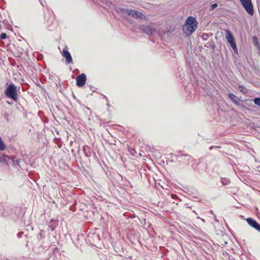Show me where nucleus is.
I'll return each instance as SVG.
<instances>
[{"mask_svg": "<svg viewBox=\"0 0 260 260\" xmlns=\"http://www.w3.org/2000/svg\"><path fill=\"white\" fill-rule=\"evenodd\" d=\"M198 24L196 17L189 16L185 20V24L183 26V32L187 36H190L196 30Z\"/></svg>", "mask_w": 260, "mask_h": 260, "instance_id": "obj_1", "label": "nucleus"}, {"mask_svg": "<svg viewBox=\"0 0 260 260\" xmlns=\"http://www.w3.org/2000/svg\"><path fill=\"white\" fill-rule=\"evenodd\" d=\"M121 12L124 13L128 16L136 19H140L146 20L147 17L143 14L141 12L133 9L122 8L120 10Z\"/></svg>", "mask_w": 260, "mask_h": 260, "instance_id": "obj_2", "label": "nucleus"}, {"mask_svg": "<svg viewBox=\"0 0 260 260\" xmlns=\"http://www.w3.org/2000/svg\"><path fill=\"white\" fill-rule=\"evenodd\" d=\"M5 94L8 98H9L15 101H17L18 100L17 87L13 83L10 84L7 87Z\"/></svg>", "mask_w": 260, "mask_h": 260, "instance_id": "obj_3", "label": "nucleus"}, {"mask_svg": "<svg viewBox=\"0 0 260 260\" xmlns=\"http://www.w3.org/2000/svg\"><path fill=\"white\" fill-rule=\"evenodd\" d=\"M245 10L250 15L254 13L253 6L251 0H240Z\"/></svg>", "mask_w": 260, "mask_h": 260, "instance_id": "obj_4", "label": "nucleus"}, {"mask_svg": "<svg viewBox=\"0 0 260 260\" xmlns=\"http://www.w3.org/2000/svg\"><path fill=\"white\" fill-rule=\"evenodd\" d=\"M86 81V75L82 73L76 78V85L78 87H82L85 84Z\"/></svg>", "mask_w": 260, "mask_h": 260, "instance_id": "obj_5", "label": "nucleus"}, {"mask_svg": "<svg viewBox=\"0 0 260 260\" xmlns=\"http://www.w3.org/2000/svg\"><path fill=\"white\" fill-rule=\"evenodd\" d=\"M246 221L249 225L260 232V224L252 218H247Z\"/></svg>", "mask_w": 260, "mask_h": 260, "instance_id": "obj_6", "label": "nucleus"}, {"mask_svg": "<svg viewBox=\"0 0 260 260\" xmlns=\"http://www.w3.org/2000/svg\"><path fill=\"white\" fill-rule=\"evenodd\" d=\"M140 29L143 32L149 36L152 35L155 31V29L152 28L149 25H142Z\"/></svg>", "mask_w": 260, "mask_h": 260, "instance_id": "obj_7", "label": "nucleus"}, {"mask_svg": "<svg viewBox=\"0 0 260 260\" xmlns=\"http://www.w3.org/2000/svg\"><path fill=\"white\" fill-rule=\"evenodd\" d=\"M62 55L66 58L67 64L73 63V59L70 53L65 48L62 50Z\"/></svg>", "mask_w": 260, "mask_h": 260, "instance_id": "obj_8", "label": "nucleus"}, {"mask_svg": "<svg viewBox=\"0 0 260 260\" xmlns=\"http://www.w3.org/2000/svg\"><path fill=\"white\" fill-rule=\"evenodd\" d=\"M229 97L230 99V100L232 101V102L234 103L236 105H240V102L241 101L240 98H239L232 93H229Z\"/></svg>", "mask_w": 260, "mask_h": 260, "instance_id": "obj_9", "label": "nucleus"}, {"mask_svg": "<svg viewBox=\"0 0 260 260\" xmlns=\"http://www.w3.org/2000/svg\"><path fill=\"white\" fill-rule=\"evenodd\" d=\"M10 161H8V162H6V165H9V164H12L14 166H17L19 165V164L21 161V159H19L16 157H13L12 158L10 157Z\"/></svg>", "mask_w": 260, "mask_h": 260, "instance_id": "obj_10", "label": "nucleus"}, {"mask_svg": "<svg viewBox=\"0 0 260 260\" xmlns=\"http://www.w3.org/2000/svg\"><path fill=\"white\" fill-rule=\"evenodd\" d=\"M227 41L230 44L232 48L234 50V52L236 54H238V49H237L236 42H235L234 39H233L232 40H229Z\"/></svg>", "mask_w": 260, "mask_h": 260, "instance_id": "obj_11", "label": "nucleus"}, {"mask_svg": "<svg viewBox=\"0 0 260 260\" xmlns=\"http://www.w3.org/2000/svg\"><path fill=\"white\" fill-rule=\"evenodd\" d=\"M179 158H180L182 160H184V162L188 163V162L190 160L192 159V157L188 154H183L179 156Z\"/></svg>", "mask_w": 260, "mask_h": 260, "instance_id": "obj_12", "label": "nucleus"}, {"mask_svg": "<svg viewBox=\"0 0 260 260\" xmlns=\"http://www.w3.org/2000/svg\"><path fill=\"white\" fill-rule=\"evenodd\" d=\"M10 160V157L4 154H0V163L6 164Z\"/></svg>", "mask_w": 260, "mask_h": 260, "instance_id": "obj_13", "label": "nucleus"}, {"mask_svg": "<svg viewBox=\"0 0 260 260\" xmlns=\"http://www.w3.org/2000/svg\"><path fill=\"white\" fill-rule=\"evenodd\" d=\"M225 38H226L227 41L234 39L232 32L229 30H228V29L225 30Z\"/></svg>", "mask_w": 260, "mask_h": 260, "instance_id": "obj_14", "label": "nucleus"}, {"mask_svg": "<svg viewBox=\"0 0 260 260\" xmlns=\"http://www.w3.org/2000/svg\"><path fill=\"white\" fill-rule=\"evenodd\" d=\"M221 183L223 186L227 185L230 184V180L229 179L226 178H221Z\"/></svg>", "mask_w": 260, "mask_h": 260, "instance_id": "obj_15", "label": "nucleus"}, {"mask_svg": "<svg viewBox=\"0 0 260 260\" xmlns=\"http://www.w3.org/2000/svg\"><path fill=\"white\" fill-rule=\"evenodd\" d=\"M6 146L3 141L2 140V138L0 137V150L4 151L6 149Z\"/></svg>", "mask_w": 260, "mask_h": 260, "instance_id": "obj_16", "label": "nucleus"}, {"mask_svg": "<svg viewBox=\"0 0 260 260\" xmlns=\"http://www.w3.org/2000/svg\"><path fill=\"white\" fill-rule=\"evenodd\" d=\"M251 101H253L256 105L260 107V98H255L254 99H252Z\"/></svg>", "mask_w": 260, "mask_h": 260, "instance_id": "obj_17", "label": "nucleus"}, {"mask_svg": "<svg viewBox=\"0 0 260 260\" xmlns=\"http://www.w3.org/2000/svg\"><path fill=\"white\" fill-rule=\"evenodd\" d=\"M238 88L240 90V91L243 92V93H246L247 92V89L244 87V86L240 85L238 86Z\"/></svg>", "mask_w": 260, "mask_h": 260, "instance_id": "obj_18", "label": "nucleus"}, {"mask_svg": "<svg viewBox=\"0 0 260 260\" xmlns=\"http://www.w3.org/2000/svg\"><path fill=\"white\" fill-rule=\"evenodd\" d=\"M208 38H209V35H208L207 34L203 33V34L202 35V39H203L204 40H208Z\"/></svg>", "mask_w": 260, "mask_h": 260, "instance_id": "obj_19", "label": "nucleus"}, {"mask_svg": "<svg viewBox=\"0 0 260 260\" xmlns=\"http://www.w3.org/2000/svg\"><path fill=\"white\" fill-rule=\"evenodd\" d=\"M92 237H93V239H94L95 240H100V236L98 234H92Z\"/></svg>", "mask_w": 260, "mask_h": 260, "instance_id": "obj_20", "label": "nucleus"}, {"mask_svg": "<svg viewBox=\"0 0 260 260\" xmlns=\"http://www.w3.org/2000/svg\"><path fill=\"white\" fill-rule=\"evenodd\" d=\"M7 37V35L6 33H2L1 35H0V38L1 39H3V40H4V39H6Z\"/></svg>", "mask_w": 260, "mask_h": 260, "instance_id": "obj_21", "label": "nucleus"}, {"mask_svg": "<svg viewBox=\"0 0 260 260\" xmlns=\"http://www.w3.org/2000/svg\"><path fill=\"white\" fill-rule=\"evenodd\" d=\"M217 7V4L215 3L211 5L210 10H213L215 8Z\"/></svg>", "mask_w": 260, "mask_h": 260, "instance_id": "obj_22", "label": "nucleus"}, {"mask_svg": "<svg viewBox=\"0 0 260 260\" xmlns=\"http://www.w3.org/2000/svg\"><path fill=\"white\" fill-rule=\"evenodd\" d=\"M238 106L241 107L244 110H249V109L248 108H247L246 107H245L244 105L243 104H241L240 103V105H238Z\"/></svg>", "mask_w": 260, "mask_h": 260, "instance_id": "obj_23", "label": "nucleus"}, {"mask_svg": "<svg viewBox=\"0 0 260 260\" xmlns=\"http://www.w3.org/2000/svg\"><path fill=\"white\" fill-rule=\"evenodd\" d=\"M194 201L199 202L200 199L198 197H193Z\"/></svg>", "mask_w": 260, "mask_h": 260, "instance_id": "obj_24", "label": "nucleus"}, {"mask_svg": "<svg viewBox=\"0 0 260 260\" xmlns=\"http://www.w3.org/2000/svg\"><path fill=\"white\" fill-rule=\"evenodd\" d=\"M250 102V103H248V100H245V102H246V105H247L248 106H251V101H252L251 100V101H249Z\"/></svg>", "mask_w": 260, "mask_h": 260, "instance_id": "obj_25", "label": "nucleus"}, {"mask_svg": "<svg viewBox=\"0 0 260 260\" xmlns=\"http://www.w3.org/2000/svg\"><path fill=\"white\" fill-rule=\"evenodd\" d=\"M171 197L172 199H175L176 198H177V196L176 194H171Z\"/></svg>", "mask_w": 260, "mask_h": 260, "instance_id": "obj_26", "label": "nucleus"}, {"mask_svg": "<svg viewBox=\"0 0 260 260\" xmlns=\"http://www.w3.org/2000/svg\"><path fill=\"white\" fill-rule=\"evenodd\" d=\"M22 234V233H18V234H17V236L19 238L21 237V235Z\"/></svg>", "mask_w": 260, "mask_h": 260, "instance_id": "obj_27", "label": "nucleus"}, {"mask_svg": "<svg viewBox=\"0 0 260 260\" xmlns=\"http://www.w3.org/2000/svg\"><path fill=\"white\" fill-rule=\"evenodd\" d=\"M213 147H214V146H212L209 147V149L211 150H212L213 148Z\"/></svg>", "mask_w": 260, "mask_h": 260, "instance_id": "obj_28", "label": "nucleus"}, {"mask_svg": "<svg viewBox=\"0 0 260 260\" xmlns=\"http://www.w3.org/2000/svg\"><path fill=\"white\" fill-rule=\"evenodd\" d=\"M253 40H256L257 39V38L256 37L254 36L253 38Z\"/></svg>", "mask_w": 260, "mask_h": 260, "instance_id": "obj_29", "label": "nucleus"}, {"mask_svg": "<svg viewBox=\"0 0 260 260\" xmlns=\"http://www.w3.org/2000/svg\"><path fill=\"white\" fill-rule=\"evenodd\" d=\"M85 154L86 156H88L87 153H85Z\"/></svg>", "mask_w": 260, "mask_h": 260, "instance_id": "obj_30", "label": "nucleus"}, {"mask_svg": "<svg viewBox=\"0 0 260 260\" xmlns=\"http://www.w3.org/2000/svg\"><path fill=\"white\" fill-rule=\"evenodd\" d=\"M215 148H220L219 146H215Z\"/></svg>", "mask_w": 260, "mask_h": 260, "instance_id": "obj_31", "label": "nucleus"}]
</instances>
